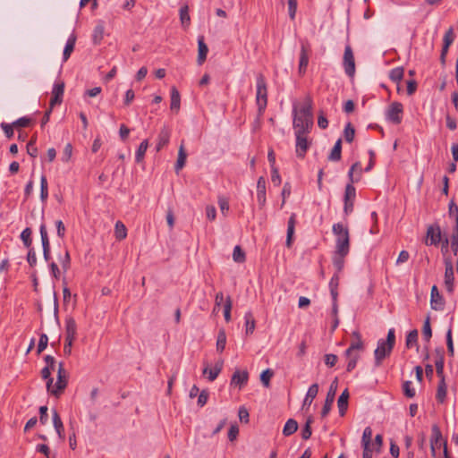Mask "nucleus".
Instances as JSON below:
<instances>
[{
  "label": "nucleus",
  "mask_w": 458,
  "mask_h": 458,
  "mask_svg": "<svg viewBox=\"0 0 458 458\" xmlns=\"http://www.w3.org/2000/svg\"><path fill=\"white\" fill-rule=\"evenodd\" d=\"M293 125L294 132H310L313 126L312 99L310 96L305 97L302 105L298 107L293 106Z\"/></svg>",
  "instance_id": "1"
},
{
  "label": "nucleus",
  "mask_w": 458,
  "mask_h": 458,
  "mask_svg": "<svg viewBox=\"0 0 458 458\" xmlns=\"http://www.w3.org/2000/svg\"><path fill=\"white\" fill-rule=\"evenodd\" d=\"M362 169L360 162H355L348 173L350 182L345 187L344 202L354 201L356 190L353 183L358 182L361 179Z\"/></svg>",
  "instance_id": "2"
},
{
  "label": "nucleus",
  "mask_w": 458,
  "mask_h": 458,
  "mask_svg": "<svg viewBox=\"0 0 458 458\" xmlns=\"http://www.w3.org/2000/svg\"><path fill=\"white\" fill-rule=\"evenodd\" d=\"M256 103L258 106V118L261 117L267 105V88L262 73L257 75Z\"/></svg>",
  "instance_id": "3"
},
{
  "label": "nucleus",
  "mask_w": 458,
  "mask_h": 458,
  "mask_svg": "<svg viewBox=\"0 0 458 458\" xmlns=\"http://www.w3.org/2000/svg\"><path fill=\"white\" fill-rule=\"evenodd\" d=\"M68 384V375L64 367V363L60 362L58 365L57 380L55 384V390L52 391V394L55 397H59Z\"/></svg>",
  "instance_id": "4"
},
{
  "label": "nucleus",
  "mask_w": 458,
  "mask_h": 458,
  "mask_svg": "<svg viewBox=\"0 0 458 458\" xmlns=\"http://www.w3.org/2000/svg\"><path fill=\"white\" fill-rule=\"evenodd\" d=\"M337 387H338V378L335 377L332 381V383H331V385L329 386L328 392L327 394L325 403H324V406H323L322 411H321V417L322 418H325L330 412L332 404H333V403L335 401V394H336V392H337Z\"/></svg>",
  "instance_id": "5"
},
{
  "label": "nucleus",
  "mask_w": 458,
  "mask_h": 458,
  "mask_svg": "<svg viewBox=\"0 0 458 458\" xmlns=\"http://www.w3.org/2000/svg\"><path fill=\"white\" fill-rule=\"evenodd\" d=\"M310 132H295L296 136V155L299 157L303 158L307 150L309 149L311 141L308 139Z\"/></svg>",
  "instance_id": "6"
},
{
  "label": "nucleus",
  "mask_w": 458,
  "mask_h": 458,
  "mask_svg": "<svg viewBox=\"0 0 458 458\" xmlns=\"http://www.w3.org/2000/svg\"><path fill=\"white\" fill-rule=\"evenodd\" d=\"M403 113V104L400 102H393L387 108L386 115V118L394 124H399L402 122Z\"/></svg>",
  "instance_id": "7"
},
{
  "label": "nucleus",
  "mask_w": 458,
  "mask_h": 458,
  "mask_svg": "<svg viewBox=\"0 0 458 458\" xmlns=\"http://www.w3.org/2000/svg\"><path fill=\"white\" fill-rule=\"evenodd\" d=\"M343 64L345 73L350 77H353L355 73V61L353 52L350 45H347L344 48Z\"/></svg>",
  "instance_id": "8"
},
{
  "label": "nucleus",
  "mask_w": 458,
  "mask_h": 458,
  "mask_svg": "<svg viewBox=\"0 0 458 458\" xmlns=\"http://www.w3.org/2000/svg\"><path fill=\"white\" fill-rule=\"evenodd\" d=\"M310 59V46L307 42H301L300 63H299V74L303 75L306 72Z\"/></svg>",
  "instance_id": "9"
},
{
  "label": "nucleus",
  "mask_w": 458,
  "mask_h": 458,
  "mask_svg": "<svg viewBox=\"0 0 458 458\" xmlns=\"http://www.w3.org/2000/svg\"><path fill=\"white\" fill-rule=\"evenodd\" d=\"M388 344L385 343V340H379L377 343V347L375 350V362L377 366L381 365L382 360L389 356L393 349H388Z\"/></svg>",
  "instance_id": "10"
},
{
  "label": "nucleus",
  "mask_w": 458,
  "mask_h": 458,
  "mask_svg": "<svg viewBox=\"0 0 458 458\" xmlns=\"http://www.w3.org/2000/svg\"><path fill=\"white\" fill-rule=\"evenodd\" d=\"M441 241V230L438 225H429L427 229V238L425 243L427 245H437Z\"/></svg>",
  "instance_id": "11"
},
{
  "label": "nucleus",
  "mask_w": 458,
  "mask_h": 458,
  "mask_svg": "<svg viewBox=\"0 0 458 458\" xmlns=\"http://www.w3.org/2000/svg\"><path fill=\"white\" fill-rule=\"evenodd\" d=\"M445 285L446 287V290L449 293H452L454 290V281L453 263L450 259H445Z\"/></svg>",
  "instance_id": "12"
},
{
  "label": "nucleus",
  "mask_w": 458,
  "mask_h": 458,
  "mask_svg": "<svg viewBox=\"0 0 458 458\" xmlns=\"http://www.w3.org/2000/svg\"><path fill=\"white\" fill-rule=\"evenodd\" d=\"M64 91V84L58 83L54 86L52 91V98L50 99L49 106L54 108L55 105H60L63 101V95Z\"/></svg>",
  "instance_id": "13"
},
{
  "label": "nucleus",
  "mask_w": 458,
  "mask_h": 458,
  "mask_svg": "<svg viewBox=\"0 0 458 458\" xmlns=\"http://www.w3.org/2000/svg\"><path fill=\"white\" fill-rule=\"evenodd\" d=\"M352 336L354 340L351 343L349 348L345 351V356H350L353 352L362 351L364 348L361 335L358 331H353Z\"/></svg>",
  "instance_id": "14"
},
{
  "label": "nucleus",
  "mask_w": 458,
  "mask_h": 458,
  "mask_svg": "<svg viewBox=\"0 0 458 458\" xmlns=\"http://www.w3.org/2000/svg\"><path fill=\"white\" fill-rule=\"evenodd\" d=\"M430 302H431V308L435 310H441L444 308V300L442 296L440 295L438 289L436 285H433L431 288V294H430Z\"/></svg>",
  "instance_id": "15"
},
{
  "label": "nucleus",
  "mask_w": 458,
  "mask_h": 458,
  "mask_svg": "<svg viewBox=\"0 0 458 458\" xmlns=\"http://www.w3.org/2000/svg\"><path fill=\"white\" fill-rule=\"evenodd\" d=\"M257 199L260 208H263L266 204V180L263 176L257 182Z\"/></svg>",
  "instance_id": "16"
},
{
  "label": "nucleus",
  "mask_w": 458,
  "mask_h": 458,
  "mask_svg": "<svg viewBox=\"0 0 458 458\" xmlns=\"http://www.w3.org/2000/svg\"><path fill=\"white\" fill-rule=\"evenodd\" d=\"M77 335V324L73 318L69 317L65 319V339L75 340Z\"/></svg>",
  "instance_id": "17"
},
{
  "label": "nucleus",
  "mask_w": 458,
  "mask_h": 458,
  "mask_svg": "<svg viewBox=\"0 0 458 458\" xmlns=\"http://www.w3.org/2000/svg\"><path fill=\"white\" fill-rule=\"evenodd\" d=\"M335 250L338 252H348L350 250V235L349 233H344L336 237L335 241Z\"/></svg>",
  "instance_id": "18"
},
{
  "label": "nucleus",
  "mask_w": 458,
  "mask_h": 458,
  "mask_svg": "<svg viewBox=\"0 0 458 458\" xmlns=\"http://www.w3.org/2000/svg\"><path fill=\"white\" fill-rule=\"evenodd\" d=\"M295 225H296V214L293 213L291 215V216L289 217L288 224H287V235H286L285 244L288 248H291L292 244H293Z\"/></svg>",
  "instance_id": "19"
},
{
  "label": "nucleus",
  "mask_w": 458,
  "mask_h": 458,
  "mask_svg": "<svg viewBox=\"0 0 458 458\" xmlns=\"http://www.w3.org/2000/svg\"><path fill=\"white\" fill-rule=\"evenodd\" d=\"M170 136L171 131L169 127L164 125L157 137V151H159L164 146L168 144Z\"/></svg>",
  "instance_id": "20"
},
{
  "label": "nucleus",
  "mask_w": 458,
  "mask_h": 458,
  "mask_svg": "<svg viewBox=\"0 0 458 458\" xmlns=\"http://www.w3.org/2000/svg\"><path fill=\"white\" fill-rule=\"evenodd\" d=\"M249 379V373L247 370L240 371L235 370L233 374L231 384H234L239 386L241 388L242 386H244Z\"/></svg>",
  "instance_id": "21"
},
{
  "label": "nucleus",
  "mask_w": 458,
  "mask_h": 458,
  "mask_svg": "<svg viewBox=\"0 0 458 458\" xmlns=\"http://www.w3.org/2000/svg\"><path fill=\"white\" fill-rule=\"evenodd\" d=\"M53 424L60 439L64 440V428L58 412L54 410L52 413Z\"/></svg>",
  "instance_id": "22"
},
{
  "label": "nucleus",
  "mask_w": 458,
  "mask_h": 458,
  "mask_svg": "<svg viewBox=\"0 0 458 458\" xmlns=\"http://www.w3.org/2000/svg\"><path fill=\"white\" fill-rule=\"evenodd\" d=\"M348 255V252H338L335 250L333 256V264L337 273H340L344 267V259Z\"/></svg>",
  "instance_id": "23"
},
{
  "label": "nucleus",
  "mask_w": 458,
  "mask_h": 458,
  "mask_svg": "<svg viewBox=\"0 0 458 458\" xmlns=\"http://www.w3.org/2000/svg\"><path fill=\"white\" fill-rule=\"evenodd\" d=\"M198 64H202L206 58H207V54L208 52V46L205 44L204 42V38L203 37H199V39H198Z\"/></svg>",
  "instance_id": "24"
},
{
  "label": "nucleus",
  "mask_w": 458,
  "mask_h": 458,
  "mask_svg": "<svg viewBox=\"0 0 458 458\" xmlns=\"http://www.w3.org/2000/svg\"><path fill=\"white\" fill-rule=\"evenodd\" d=\"M348 400H349V392L348 389H345L343 391L341 395L338 398L337 401V406L339 409V413L341 416H344L347 411L348 408Z\"/></svg>",
  "instance_id": "25"
},
{
  "label": "nucleus",
  "mask_w": 458,
  "mask_h": 458,
  "mask_svg": "<svg viewBox=\"0 0 458 458\" xmlns=\"http://www.w3.org/2000/svg\"><path fill=\"white\" fill-rule=\"evenodd\" d=\"M181 106V97L180 93L175 87L171 89V105L170 108L172 111L178 113Z\"/></svg>",
  "instance_id": "26"
},
{
  "label": "nucleus",
  "mask_w": 458,
  "mask_h": 458,
  "mask_svg": "<svg viewBox=\"0 0 458 458\" xmlns=\"http://www.w3.org/2000/svg\"><path fill=\"white\" fill-rule=\"evenodd\" d=\"M222 368H223V360L218 361L213 369H208V367H206L203 369V374L204 375L208 374V380L214 381L218 377L219 373L222 370Z\"/></svg>",
  "instance_id": "27"
},
{
  "label": "nucleus",
  "mask_w": 458,
  "mask_h": 458,
  "mask_svg": "<svg viewBox=\"0 0 458 458\" xmlns=\"http://www.w3.org/2000/svg\"><path fill=\"white\" fill-rule=\"evenodd\" d=\"M342 157V140L339 139L335 142L334 148L331 150V153L328 156V160L336 162L341 159Z\"/></svg>",
  "instance_id": "28"
},
{
  "label": "nucleus",
  "mask_w": 458,
  "mask_h": 458,
  "mask_svg": "<svg viewBox=\"0 0 458 458\" xmlns=\"http://www.w3.org/2000/svg\"><path fill=\"white\" fill-rule=\"evenodd\" d=\"M244 319H245V327H246V330H245L246 335H249L253 334V332L255 330V327H256V321L254 319L252 313L250 311L246 312L244 315Z\"/></svg>",
  "instance_id": "29"
},
{
  "label": "nucleus",
  "mask_w": 458,
  "mask_h": 458,
  "mask_svg": "<svg viewBox=\"0 0 458 458\" xmlns=\"http://www.w3.org/2000/svg\"><path fill=\"white\" fill-rule=\"evenodd\" d=\"M298 429V422L293 420V419H289L284 428H283V434L285 436V437H289L291 435H293V433H295Z\"/></svg>",
  "instance_id": "30"
},
{
  "label": "nucleus",
  "mask_w": 458,
  "mask_h": 458,
  "mask_svg": "<svg viewBox=\"0 0 458 458\" xmlns=\"http://www.w3.org/2000/svg\"><path fill=\"white\" fill-rule=\"evenodd\" d=\"M187 154L184 149L183 144H182L179 148L178 151V158L175 164V171L179 172L185 165Z\"/></svg>",
  "instance_id": "31"
},
{
  "label": "nucleus",
  "mask_w": 458,
  "mask_h": 458,
  "mask_svg": "<svg viewBox=\"0 0 458 458\" xmlns=\"http://www.w3.org/2000/svg\"><path fill=\"white\" fill-rule=\"evenodd\" d=\"M442 434L437 425L432 426V436L430 438V445H431V451L433 455H435V444H437V442L441 439Z\"/></svg>",
  "instance_id": "32"
},
{
  "label": "nucleus",
  "mask_w": 458,
  "mask_h": 458,
  "mask_svg": "<svg viewBox=\"0 0 458 458\" xmlns=\"http://www.w3.org/2000/svg\"><path fill=\"white\" fill-rule=\"evenodd\" d=\"M318 393V385L317 383L312 384L306 394L305 400H304V405L309 404L310 405L312 401L316 398L317 394Z\"/></svg>",
  "instance_id": "33"
},
{
  "label": "nucleus",
  "mask_w": 458,
  "mask_h": 458,
  "mask_svg": "<svg viewBox=\"0 0 458 458\" xmlns=\"http://www.w3.org/2000/svg\"><path fill=\"white\" fill-rule=\"evenodd\" d=\"M446 397V384L445 380H439L436 398L438 403H443Z\"/></svg>",
  "instance_id": "34"
},
{
  "label": "nucleus",
  "mask_w": 458,
  "mask_h": 458,
  "mask_svg": "<svg viewBox=\"0 0 458 458\" xmlns=\"http://www.w3.org/2000/svg\"><path fill=\"white\" fill-rule=\"evenodd\" d=\"M75 41H76V36L73 34L71 35V37L69 38V39L66 43L64 50V61H67L69 59L71 54L72 53V51L74 49V46H75Z\"/></svg>",
  "instance_id": "35"
},
{
  "label": "nucleus",
  "mask_w": 458,
  "mask_h": 458,
  "mask_svg": "<svg viewBox=\"0 0 458 458\" xmlns=\"http://www.w3.org/2000/svg\"><path fill=\"white\" fill-rule=\"evenodd\" d=\"M114 235L118 241H122L127 236V229L121 221L115 223Z\"/></svg>",
  "instance_id": "36"
},
{
  "label": "nucleus",
  "mask_w": 458,
  "mask_h": 458,
  "mask_svg": "<svg viewBox=\"0 0 458 458\" xmlns=\"http://www.w3.org/2000/svg\"><path fill=\"white\" fill-rule=\"evenodd\" d=\"M444 355L438 354L437 360H435L436 371L437 375L440 380H445L444 375Z\"/></svg>",
  "instance_id": "37"
},
{
  "label": "nucleus",
  "mask_w": 458,
  "mask_h": 458,
  "mask_svg": "<svg viewBox=\"0 0 458 458\" xmlns=\"http://www.w3.org/2000/svg\"><path fill=\"white\" fill-rule=\"evenodd\" d=\"M180 20L181 23L184 28H188L191 22V18L189 15V7L188 5H183L180 9Z\"/></svg>",
  "instance_id": "38"
},
{
  "label": "nucleus",
  "mask_w": 458,
  "mask_h": 458,
  "mask_svg": "<svg viewBox=\"0 0 458 458\" xmlns=\"http://www.w3.org/2000/svg\"><path fill=\"white\" fill-rule=\"evenodd\" d=\"M226 344V335L224 329L219 330L216 340V351L223 352Z\"/></svg>",
  "instance_id": "39"
},
{
  "label": "nucleus",
  "mask_w": 458,
  "mask_h": 458,
  "mask_svg": "<svg viewBox=\"0 0 458 458\" xmlns=\"http://www.w3.org/2000/svg\"><path fill=\"white\" fill-rule=\"evenodd\" d=\"M148 147V140H144L139 146L137 151H136V162L140 163L145 156V153Z\"/></svg>",
  "instance_id": "40"
},
{
  "label": "nucleus",
  "mask_w": 458,
  "mask_h": 458,
  "mask_svg": "<svg viewBox=\"0 0 458 458\" xmlns=\"http://www.w3.org/2000/svg\"><path fill=\"white\" fill-rule=\"evenodd\" d=\"M403 74H404V69L403 67H397V68L391 70V72L389 73V78L394 82L399 83L403 80Z\"/></svg>",
  "instance_id": "41"
},
{
  "label": "nucleus",
  "mask_w": 458,
  "mask_h": 458,
  "mask_svg": "<svg viewBox=\"0 0 458 458\" xmlns=\"http://www.w3.org/2000/svg\"><path fill=\"white\" fill-rule=\"evenodd\" d=\"M344 140L348 143H352L353 141L354 136H355V129L351 123H348L346 124L344 131Z\"/></svg>",
  "instance_id": "42"
},
{
  "label": "nucleus",
  "mask_w": 458,
  "mask_h": 458,
  "mask_svg": "<svg viewBox=\"0 0 458 458\" xmlns=\"http://www.w3.org/2000/svg\"><path fill=\"white\" fill-rule=\"evenodd\" d=\"M31 233L32 231L29 227L25 228L21 233V239L23 242L25 247L28 249H30L32 244Z\"/></svg>",
  "instance_id": "43"
},
{
  "label": "nucleus",
  "mask_w": 458,
  "mask_h": 458,
  "mask_svg": "<svg viewBox=\"0 0 458 458\" xmlns=\"http://www.w3.org/2000/svg\"><path fill=\"white\" fill-rule=\"evenodd\" d=\"M313 423V418L312 417H309L307 419V421L301 430V437L304 439V440H308L310 436H311V424Z\"/></svg>",
  "instance_id": "44"
},
{
  "label": "nucleus",
  "mask_w": 458,
  "mask_h": 458,
  "mask_svg": "<svg viewBox=\"0 0 458 458\" xmlns=\"http://www.w3.org/2000/svg\"><path fill=\"white\" fill-rule=\"evenodd\" d=\"M274 376V371L270 369H265L260 375V380L264 386L268 387L270 386V380Z\"/></svg>",
  "instance_id": "45"
},
{
  "label": "nucleus",
  "mask_w": 458,
  "mask_h": 458,
  "mask_svg": "<svg viewBox=\"0 0 458 458\" xmlns=\"http://www.w3.org/2000/svg\"><path fill=\"white\" fill-rule=\"evenodd\" d=\"M422 335L427 342H429L431 336H432V330L430 327V318L428 317L426 320L424 321L423 327H422Z\"/></svg>",
  "instance_id": "46"
},
{
  "label": "nucleus",
  "mask_w": 458,
  "mask_h": 458,
  "mask_svg": "<svg viewBox=\"0 0 458 458\" xmlns=\"http://www.w3.org/2000/svg\"><path fill=\"white\" fill-rule=\"evenodd\" d=\"M40 198L42 201H46L48 197V190H47V180L45 175L41 176L40 179Z\"/></svg>",
  "instance_id": "47"
},
{
  "label": "nucleus",
  "mask_w": 458,
  "mask_h": 458,
  "mask_svg": "<svg viewBox=\"0 0 458 458\" xmlns=\"http://www.w3.org/2000/svg\"><path fill=\"white\" fill-rule=\"evenodd\" d=\"M233 259L235 262L242 263L245 261V253L242 248L237 245L233 249Z\"/></svg>",
  "instance_id": "48"
},
{
  "label": "nucleus",
  "mask_w": 458,
  "mask_h": 458,
  "mask_svg": "<svg viewBox=\"0 0 458 458\" xmlns=\"http://www.w3.org/2000/svg\"><path fill=\"white\" fill-rule=\"evenodd\" d=\"M346 357L349 359L346 369L350 372L356 367L358 360L360 359V354L353 352L350 356Z\"/></svg>",
  "instance_id": "49"
},
{
  "label": "nucleus",
  "mask_w": 458,
  "mask_h": 458,
  "mask_svg": "<svg viewBox=\"0 0 458 458\" xmlns=\"http://www.w3.org/2000/svg\"><path fill=\"white\" fill-rule=\"evenodd\" d=\"M418 342V331L416 329L411 330L406 337V347L411 348L417 344Z\"/></svg>",
  "instance_id": "50"
},
{
  "label": "nucleus",
  "mask_w": 458,
  "mask_h": 458,
  "mask_svg": "<svg viewBox=\"0 0 458 458\" xmlns=\"http://www.w3.org/2000/svg\"><path fill=\"white\" fill-rule=\"evenodd\" d=\"M103 35H104V27H103V25L99 24L94 30V33H93L94 43L98 44L102 40Z\"/></svg>",
  "instance_id": "51"
},
{
  "label": "nucleus",
  "mask_w": 458,
  "mask_h": 458,
  "mask_svg": "<svg viewBox=\"0 0 458 458\" xmlns=\"http://www.w3.org/2000/svg\"><path fill=\"white\" fill-rule=\"evenodd\" d=\"M371 437H372V429L369 427L365 428L363 434H362V438H361L362 445H370Z\"/></svg>",
  "instance_id": "52"
},
{
  "label": "nucleus",
  "mask_w": 458,
  "mask_h": 458,
  "mask_svg": "<svg viewBox=\"0 0 458 458\" xmlns=\"http://www.w3.org/2000/svg\"><path fill=\"white\" fill-rule=\"evenodd\" d=\"M451 249L454 255L458 253V224L455 225L454 233L452 235Z\"/></svg>",
  "instance_id": "53"
},
{
  "label": "nucleus",
  "mask_w": 458,
  "mask_h": 458,
  "mask_svg": "<svg viewBox=\"0 0 458 458\" xmlns=\"http://www.w3.org/2000/svg\"><path fill=\"white\" fill-rule=\"evenodd\" d=\"M333 233L336 235V237L346 233H349V230L347 227H344L341 223L335 224L333 225Z\"/></svg>",
  "instance_id": "54"
},
{
  "label": "nucleus",
  "mask_w": 458,
  "mask_h": 458,
  "mask_svg": "<svg viewBox=\"0 0 458 458\" xmlns=\"http://www.w3.org/2000/svg\"><path fill=\"white\" fill-rule=\"evenodd\" d=\"M411 386V381H405L403 385V393L409 398H412L415 395V390Z\"/></svg>",
  "instance_id": "55"
},
{
  "label": "nucleus",
  "mask_w": 458,
  "mask_h": 458,
  "mask_svg": "<svg viewBox=\"0 0 458 458\" xmlns=\"http://www.w3.org/2000/svg\"><path fill=\"white\" fill-rule=\"evenodd\" d=\"M218 205L220 208V210L224 216H226V213L229 210V201L225 197H219L218 198Z\"/></svg>",
  "instance_id": "56"
},
{
  "label": "nucleus",
  "mask_w": 458,
  "mask_h": 458,
  "mask_svg": "<svg viewBox=\"0 0 458 458\" xmlns=\"http://www.w3.org/2000/svg\"><path fill=\"white\" fill-rule=\"evenodd\" d=\"M48 337L46 334H42L39 337L38 344V354H40L47 346Z\"/></svg>",
  "instance_id": "57"
},
{
  "label": "nucleus",
  "mask_w": 458,
  "mask_h": 458,
  "mask_svg": "<svg viewBox=\"0 0 458 458\" xmlns=\"http://www.w3.org/2000/svg\"><path fill=\"white\" fill-rule=\"evenodd\" d=\"M386 344H388V349H393L395 343V335H394V329L391 328L389 329L386 336V340L385 341Z\"/></svg>",
  "instance_id": "58"
},
{
  "label": "nucleus",
  "mask_w": 458,
  "mask_h": 458,
  "mask_svg": "<svg viewBox=\"0 0 458 458\" xmlns=\"http://www.w3.org/2000/svg\"><path fill=\"white\" fill-rule=\"evenodd\" d=\"M446 345L448 353L453 356L454 355V343L452 338V329L449 328L446 333Z\"/></svg>",
  "instance_id": "59"
},
{
  "label": "nucleus",
  "mask_w": 458,
  "mask_h": 458,
  "mask_svg": "<svg viewBox=\"0 0 458 458\" xmlns=\"http://www.w3.org/2000/svg\"><path fill=\"white\" fill-rule=\"evenodd\" d=\"M13 127H14V125H13V123L12 124L5 123H1V128L3 129L5 136L8 139L13 138Z\"/></svg>",
  "instance_id": "60"
},
{
  "label": "nucleus",
  "mask_w": 458,
  "mask_h": 458,
  "mask_svg": "<svg viewBox=\"0 0 458 458\" xmlns=\"http://www.w3.org/2000/svg\"><path fill=\"white\" fill-rule=\"evenodd\" d=\"M60 262L64 271L66 272L70 268L71 264L70 254L67 250L65 251L64 256L61 259Z\"/></svg>",
  "instance_id": "61"
},
{
  "label": "nucleus",
  "mask_w": 458,
  "mask_h": 458,
  "mask_svg": "<svg viewBox=\"0 0 458 458\" xmlns=\"http://www.w3.org/2000/svg\"><path fill=\"white\" fill-rule=\"evenodd\" d=\"M208 391L204 389L200 392V394H199V397H198V404L200 406V407H203L207 402H208Z\"/></svg>",
  "instance_id": "62"
},
{
  "label": "nucleus",
  "mask_w": 458,
  "mask_h": 458,
  "mask_svg": "<svg viewBox=\"0 0 458 458\" xmlns=\"http://www.w3.org/2000/svg\"><path fill=\"white\" fill-rule=\"evenodd\" d=\"M31 120L28 117H21L13 123L14 127H27L30 124Z\"/></svg>",
  "instance_id": "63"
},
{
  "label": "nucleus",
  "mask_w": 458,
  "mask_h": 458,
  "mask_svg": "<svg viewBox=\"0 0 458 458\" xmlns=\"http://www.w3.org/2000/svg\"><path fill=\"white\" fill-rule=\"evenodd\" d=\"M337 356L335 354H326L325 355V363L328 367H334L337 362Z\"/></svg>",
  "instance_id": "64"
}]
</instances>
